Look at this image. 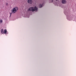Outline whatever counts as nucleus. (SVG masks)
Instances as JSON below:
<instances>
[{
	"label": "nucleus",
	"instance_id": "nucleus-1",
	"mask_svg": "<svg viewBox=\"0 0 76 76\" xmlns=\"http://www.w3.org/2000/svg\"><path fill=\"white\" fill-rule=\"evenodd\" d=\"M28 11H32V12H34V11L37 12L38 10V8L36 7H31L28 9Z\"/></svg>",
	"mask_w": 76,
	"mask_h": 76
},
{
	"label": "nucleus",
	"instance_id": "nucleus-2",
	"mask_svg": "<svg viewBox=\"0 0 76 76\" xmlns=\"http://www.w3.org/2000/svg\"><path fill=\"white\" fill-rule=\"evenodd\" d=\"M18 10V8L17 7H16L15 8H13L12 10V13H15L16 12H17V10Z\"/></svg>",
	"mask_w": 76,
	"mask_h": 76
},
{
	"label": "nucleus",
	"instance_id": "nucleus-3",
	"mask_svg": "<svg viewBox=\"0 0 76 76\" xmlns=\"http://www.w3.org/2000/svg\"><path fill=\"white\" fill-rule=\"evenodd\" d=\"M62 2L63 4H65L66 3V0H62Z\"/></svg>",
	"mask_w": 76,
	"mask_h": 76
},
{
	"label": "nucleus",
	"instance_id": "nucleus-4",
	"mask_svg": "<svg viewBox=\"0 0 76 76\" xmlns=\"http://www.w3.org/2000/svg\"><path fill=\"white\" fill-rule=\"evenodd\" d=\"M28 3L31 4L32 3V1L31 0H28Z\"/></svg>",
	"mask_w": 76,
	"mask_h": 76
},
{
	"label": "nucleus",
	"instance_id": "nucleus-5",
	"mask_svg": "<svg viewBox=\"0 0 76 76\" xmlns=\"http://www.w3.org/2000/svg\"><path fill=\"white\" fill-rule=\"evenodd\" d=\"M4 34H7V30L6 29L4 30Z\"/></svg>",
	"mask_w": 76,
	"mask_h": 76
},
{
	"label": "nucleus",
	"instance_id": "nucleus-6",
	"mask_svg": "<svg viewBox=\"0 0 76 76\" xmlns=\"http://www.w3.org/2000/svg\"><path fill=\"white\" fill-rule=\"evenodd\" d=\"M1 33L2 34H4V31L3 30V29H2L1 30Z\"/></svg>",
	"mask_w": 76,
	"mask_h": 76
},
{
	"label": "nucleus",
	"instance_id": "nucleus-7",
	"mask_svg": "<svg viewBox=\"0 0 76 76\" xmlns=\"http://www.w3.org/2000/svg\"><path fill=\"white\" fill-rule=\"evenodd\" d=\"M43 5V4L42 5L41 4H40V5H39V7H40V8H41L42 7Z\"/></svg>",
	"mask_w": 76,
	"mask_h": 76
},
{
	"label": "nucleus",
	"instance_id": "nucleus-8",
	"mask_svg": "<svg viewBox=\"0 0 76 76\" xmlns=\"http://www.w3.org/2000/svg\"><path fill=\"white\" fill-rule=\"evenodd\" d=\"M0 23H2V22H3V21L2 20H0Z\"/></svg>",
	"mask_w": 76,
	"mask_h": 76
},
{
	"label": "nucleus",
	"instance_id": "nucleus-9",
	"mask_svg": "<svg viewBox=\"0 0 76 76\" xmlns=\"http://www.w3.org/2000/svg\"><path fill=\"white\" fill-rule=\"evenodd\" d=\"M11 15H12V13H10V16H11Z\"/></svg>",
	"mask_w": 76,
	"mask_h": 76
},
{
	"label": "nucleus",
	"instance_id": "nucleus-10",
	"mask_svg": "<svg viewBox=\"0 0 76 76\" xmlns=\"http://www.w3.org/2000/svg\"><path fill=\"white\" fill-rule=\"evenodd\" d=\"M6 5H8V3H6Z\"/></svg>",
	"mask_w": 76,
	"mask_h": 76
},
{
	"label": "nucleus",
	"instance_id": "nucleus-11",
	"mask_svg": "<svg viewBox=\"0 0 76 76\" xmlns=\"http://www.w3.org/2000/svg\"><path fill=\"white\" fill-rule=\"evenodd\" d=\"M56 0V1H57V0Z\"/></svg>",
	"mask_w": 76,
	"mask_h": 76
}]
</instances>
